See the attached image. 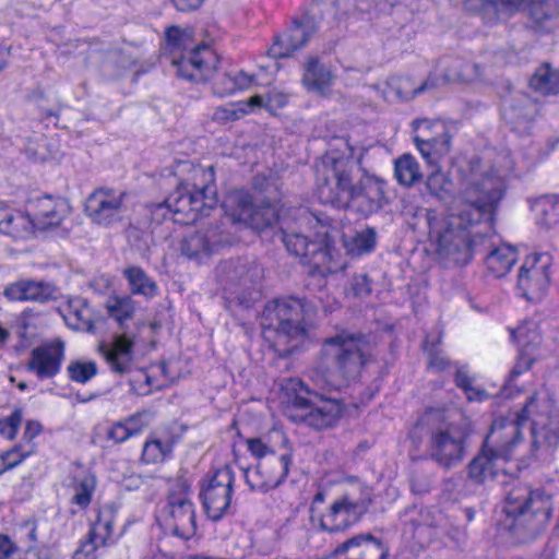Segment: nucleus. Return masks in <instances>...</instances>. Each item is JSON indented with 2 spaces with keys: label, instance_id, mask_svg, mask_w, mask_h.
Wrapping results in <instances>:
<instances>
[{
  "label": "nucleus",
  "instance_id": "obj_51",
  "mask_svg": "<svg viewBox=\"0 0 559 559\" xmlns=\"http://www.w3.org/2000/svg\"><path fill=\"white\" fill-rule=\"evenodd\" d=\"M288 97L286 94L280 92H270L264 99L263 96L255 95L251 97L247 104L249 107H261L265 106L270 111H275L284 107L287 104Z\"/></svg>",
  "mask_w": 559,
  "mask_h": 559
},
{
  "label": "nucleus",
  "instance_id": "obj_25",
  "mask_svg": "<svg viewBox=\"0 0 559 559\" xmlns=\"http://www.w3.org/2000/svg\"><path fill=\"white\" fill-rule=\"evenodd\" d=\"M63 358L64 344L61 341H55L34 348L27 368L39 379H49L60 371Z\"/></svg>",
  "mask_w": 559,
  "mask_h": 559
},
{
  "label": "nucleus",
  "instance_id": "obj_54",
  "mask_svg": "<svg viewBox=\"0 0 559 559\" xmlns=\"http://www.w3.org/2000/svg\"><path fill=\"white\" fill-rule=\"evenodd\" d=\"M22 411L15 409L10 416L0 419V435L12 440L15 438L22 423Z\"/></svg>",
  "mask_w": 559,
  "mask_h": 559
},
{
  "label": "nucleus",
  "instance_id": "obj_44",
  "mask_svg": "<svg viewBox=\"0 0 559 559\" xmlns=\"http://www.w3.org/2000/svg\"><path fill=\"white\" fill-rule=\"evenodd\" d=\"M537 211V223L545 227L550 228L559 223V197L544 195L535 203Z\"/></svg>",
  "mask_w": 559,
  "mask_h": 559
},
{
  "label": "nucleus",
  "instance_id": "obj_4",
  "mask_svg": "<svg viewBox=\"0 0 559 559\" xmlns=\"http://www.w3.org/2000/svg\"><path fill=\"white\" fill-rule=\"evenodd\" d=\"M507 527L518 543H530L546 530L552 513V499L540 489L514 485L506 496Z\"/></svg>",
  "mask_w": 559,
  "mask_h": 559
},
{
  "label": "nucleus",
  "instance_id": "obj_61",
  "mask_svg": "<svg viewBox=\"0 0 559 559\" xmlns=\"http://www.w3.org/2000/svg\"><path fill=\"white\" fill-rule=\"evenodd\" d=\"M428 511H420L418 514V519L409 520V524L412 525L414 533L423 531L431 525V523L428 522Z\"/></svg>",
  "mask_w": 559,
  "mask_h": 559
},
{
  "label": "nucleus",
  "instance_id": "obj_2",
  "mask_svg": "<svg viewBox=\"0 0 559 559\" xmlns=\"http://www.w3.org/2000/svg\"><path fill=\"white\" fill-rule=\"evenodd\" d=\"M369 344L362 334L342 331L322 343L321 362L311 374L313 388L299 381L300 392L286 407L293 421L302 420L321 430L333 427L343 414V405L325 390H340L359 379L368 362Z\"/></svg>",
  "mask_w": 559,
  "mask_h": 559
},
{
  "label": "nucleus",
  "instance_id": "obj_33",
  "mask_svg": "<svg viewBox=\"0 0 559 559\" xmlns=\"http://www.w3.org/2000/svg\"><path fill=\"white\" fill-rule=\"evenodd\" d=\"M60 312L69 328L78 331L93 329V312L85 299L81 297L69 299Z\"/></svg>",
  "mask_w": 559,
  "mask_h": 559
},
{
  "label": "nucleus",
  "instance_id": "obj_57",
  "mask_svg": "<svg viewBox=\"0 0 559 559\" xmlns=\"http://www.w3.org/2000/svg\"><path fill=\"white\" fill-rule=\"evenodd\" d=\"M0 559H25L22 550L2 534H0Z\"/></svg>",
  "mask_w": 559,
  "mask_h": 559
},
{
  "label": "nucleus",
  "instance_id": "obj_46",
  "mask_svg": "<svg viewBox=\"0 0 559 559\" xmlns=\"http://www.w3.org/2000/svg\"><path fill=\"white\" fill-rule=\"evenodd\" d=\"M107 311L122 328L134 313V301L130 296H114L106 304Z\"/></svg>",
  "mask_w": 559,
  "mask_h": 559
},
{
  "label": "nucleus",
  "instance_id": "obj_42",
  "mask_svg": "<svg viewBox=\"0 0 559 559\" xmlns=\"http://www.w3.org/2000/svg\"><path fill=\"white\" fill-rule=\"evenodd\" d=\"M436 86L437 84L431 78H428L425 82L417 86L414 84L411 78L399 76L391 79L389 82L390 90L401 100H411L416 95Z\"/></svg>",
  "mask_w": 559,
  "mask_h": 559
},
{
  "label": "nucleus",
  "instance_id": "obj_32",
  "mask_svg": "<svg viewBox=\"0 0 559 559\" xmlns=\"http://www.w3.org/2000/svg\"><path fill=\"white\" fill-rule=\"evenodd\" d=\"M334 81V75L317 57H309L304 66L302 84L313 93L326 95Z\"/></svg>",
  "mask_w": 559,
  "mask_h": 559
},
{
  "label": "nucleus",
  "instance_id": "obj_29",
  "mask_svg": "<svg viewBox=\"0 0 559 559\" xmlns=\"http://www.w3.org/2000/svg\"><path fill=\"white\" fill-rule=\"evenodd\" d=\"M345 552H350L357 559H386L389 548L382 540L366 534L347 539L334 550L335 555Z\"/></svg>",
  "mask_w": 559,
  "mask_h": 559
},
{
  "label": "nucleus",
  "instance_id": "obj_8",
  "mask_svg": "<svg viewBox=\"0 0 559 559\" xmlns=\"http://www.w3.org/2000/svg\"><path fill=\"white\" fill-rule=\"evenodd\" d=\"M247 450L258 460L254 467L243 471L246 484L252 491L267 492L286 479L292 465V453L284 449L278 452L265 438H248Z\"/></svg>",
  "mask_w": 559,
  "mask_h": 559
},
{
  "label": "nucleus",
  "instance_id": "obj_21",
  "mask_svg": "<svg viewBox=\"0 0 559 559\" xmlns=\"http://www.w3.org/2000/svg\"><path fill=\"white\" fill-rule=\"evenodd\" d=\"M549 257L544 253L530 255L523 262L518 280V287L523 296L532 301L539 300L549 284Z\"/></svg>",
  "mask_w": 559,
  "mask_h": 559
},
{
  "label": "nucleus",
  "instance_id": "obj_7",
  "mask_svg": "<svg viewBox=\"0 0 559 559\" xmlns=\"http://www.w3.org/2000/svg\"><path fill=\"white\" fill-rule=\"evenodd\" d=\"M165 49L171 55L170 62L177 75L191 82L209 80L216 70L217 57L207 46H194L192 33L178 26L165 32Z\"/></svg>",
  "mask_w": 559,
  "mask_h": 559
},
{
  "label": "nucleus",
  "instance_id": "obj_31",
  "mask_svg": "<svg viewBox=\"0 0 559 559\" xmlns=\"http://www.w3.org/2000/svg\"><path fill=\"white\" fill-rule=\"evenodd\" d=\"M504 457L497 456L495 451L483 444L478 454L468 464V477L476 484H485L495 479L501 469L499 463Z\"/></svg>",
  "mask_w": 559,
  "mask_h": 559
},
{
  "label": "nucleus",
  "instance_id": "obj_39",
  "mask_svg": "<svg viewBox=\"0 0 559 559\" xmlns=\"http://www.w3.org/2000/svg\"><path fill=\"white\" fill-rule=\"evenodd\" d=\"M71 489L73 491L71 503L84 510L92 502L96 489V477L91 473L75 476L71 483Z\"/></svg>",
  "mask_w": 559,
  "mask_h": 559
},
{
  "label": "nucleus",
  "instance_id": "obj_17",
  "mask_svg": "<svg viewBox=\"0 0 559 559\" xmlns=\"http://www.w3.org/2000/svg\"><path fill=\"white\" fill-rule=\"evenodd\" d=\"M416 124L419 130V134L414 138L416 147L428 165L437 166L450 153L453 135L449 127L440 120L423 119L416 121Z\"/></svg>",
  "mask_w": 559,
  "mask_h": 559
},
{
  "label": "nucleus",
  "instance_id": "obj_1",
  "mask_svg": "<svg viewBox=\"0 0 559 559\" xmlns=\"http://www.w3.org/2000/svg\"><path fill=\"white\" fill-rule=\"evenodd\" d=\"M503 190L501 177L481 171L478 163L472 164L462 177L450 213L439 217L435 211L427 212L429 236L437 241L438 254L445 267L466 265L474 253L488 248L486 235L492 229Z\"/></svg>",
  "mask_w": 559,
  "mask_h": 559
},
{
  "label": "nucleus",
  "instance_id": "obj_50",
  "mask_svg": "<svg viewBox=\"0 0 559 559\" xmlns=\"http://www.w3.org/2000/svg\"><path fill=\"white\" fill-rule=\"evenodd\" d=\"M146 217L150 225H160L166 221H173V207L167 199L159 203H153L145 206Z\"/></svg>",
  "mask_w": 559,
  "mask_h": 559
},
{
  "label": "nucleus",
  "instance_id": "obj_30",
  "mask_svg": "<svg viewBox=\"0 0 559 559\" xmlns=\"http://www.w3.org/2000/svg\"><path fill=\"white\" fill-rule=\"evenodd\" d=\"M33 218L37 229H47L61 224L69 213V205L63 199H52L49 195L36 200Z\"/></svg>",
  "mask_w": 559,
  "mask_h": 559
},
{
  "label": "nucleus",
  "instance_id": "obj_3",
  "mask_svg": "<svg viewBox=\"0 0 559 559\" xmlns=\"http://www.w3.org/2000/svg\"><path fill=\"white\" fill-rule=\"evenodd\" d=\"M347 146V153L329 151L317 166L318 195L322 203L340 209L352 206L368 217L388 203L385 181L377 176L362 173L355 180L354 171L361 156L355 160V148Z\"/></svg>",
  "mask_w": 559,
  "mask_h": 559
},
{
  "label": "nucleus",
  "instance_id": "obj_5",
  "mask_svg": "<svg viewBox=\"0 0 559 559\" xmlns=\"http://www.w3.org/2000/svg\"><path fill=\"white\" fill-rule=\"evenodd\" d=\"M316 307L296 297L269 301L262 312V326L275 333V346L281 355H289L309 340V321Z\"/></svg>",
  "mask_w": 559,
  "mask_h": 559
},
{
  "label": "nucleus",
  "instance_id": "obj_45",
  "mask_svg": "<svg viewBox=\"0 0 559 559\" xmlns=\"http://www.w3.org/2000/svg\"><path fill=\"white\" fill-rule=\"evenodd\" d=\"M480 75L479 66L463 60H454L443 75L447 83L462 82L469 83L478 79Z\"/></svg>",
  "mask_w": 559,
  "mask_h": 559
},
{
  "label": "nucleus",
  "instance_id": "obj_62",
  "mask_svg": "<svg viewBox=\"0 0 559 559\" xmlns=\"http://www.w3.org/2000/svg\"><path fill=\"white\" fill-rule=\"evenodd\" d=\"M41 432V425L38 421H27L23 433V439L32 441Z\"/></svg>",
  "mask_w": 559,
  "mask_h": 559
},
{
  "label": "nucleus",
  "instance_id": "obj_12",
  "mask_svg": "<svg viewBox=\"0 0 559 559\" xmlns=\"http://www.w3.org/2000/svg\"><path fill=\"white\" fill-rule=\"evenodd\" d=\"M187 489L181 484L179 492L171 491L160 514L164 530L181 539H189L197 533L195 509Z\"/></svg>",
  "mask_w": 559,
  "mask_h": 559
},
{
  "label": "nucleus",
  "instance_id": "obj_19",
  "mask_svg": "<svg viewBox=\"0 0 559 559\" xmlns=\"http://www.w3.org/2000/svg\"><path fill=\"white\" fill-rule=\"evenodd\" d=\"M223 223H209L187 235L180 245V251L189 259L210 255L221 248L233 243L234 239L223 228Z\"/></svg>",
  "mask_w": 559,
  "mask_h": 559
},
{
  "label": "nucleus",
  "instance_id": "obj_15",
  "mask_svg": "<svg viewBox=\"0 0 559 559\" xmlns=\"http://www.w3.org/2000/svg\"><path fill=\"white\" fill-rule=\"evenodd\" d=\"M127 193L111 188L95 189L85 201V214L92 223L110 227L121 223L127 212Z\"/></svg>",
  "mask_w": 559,
  "mask_h": 559
},
{
  "label": "nucleus",
  "instance_id": "obj_55",
  "mask_svg": "<svg viewBox=\"0 0 559 559\" xmlns=\"http://www.w3.org/2000/svg\"><path fill=\"white\" fill-rule=\"evenodd\" d=\"M424 347L426 350H428V354H429V361H428L429 368H431L436 371H442L450 365V361L443 355L442 350L437 348L435 343L430 344V341L428 337H426V340L424 342Z\"/></svg>",
  "mask_w": 559,
  "mask_h": 559
},
{
  "label": "nucleus",
  "instance_id": "obj_23",
  "mask_svg": "<svg viewBox=\"0 0 559 559\" xmlns=\"http://www.w3.org/2000/svg\"><path fill=\"white\" fill-rule=\"evenodd\" d=\"M537 110V104L530 96L518 93L503 102L502 117L513 132L526 135L533 129Z\"/></svg>",
  "mask_w": 559,
  "mask_h": 559
},
{
  "label": "nucleus",
  "instance_id": "obj_20",
  "mask_svg": "<svg viewBox=\"0 0 559 559\" xmlns=\"http://www.w3.org/2000/svg\"><path fill=\"white\" fill-rule=\"evenodd\" d=\"M117 510L111 504H105L96 511V519L91 522L90 530L73 559H98L97 549L114 540V523Z\"/></svg>",
  "mask_w": 559,
  "mask_h": 559
},
{
  "label": "nucleus",
  "instance_id": "obj_60",
  "mask_svg": "<svg viewBox=\"0 0 559 559\" xmlns=\"http://www.w3.org/2000/svg\"><path fill=\"white\" fill-rule=\"evenodd\" d=\"M238 118V111L229 107H219L213 114V119L222 122L233 121Z\"/></svg>",
  "mask_w": 559,
  "mask_h": 559
},
{
  "label": "nucleus",
  "instance_id": "obj_27",
  "mask_svg": "<svg viewBox=\"0 0 559 559\" xmlns=\"http://www.w3.org/2000/svg\"><path fill=\"white\" fill-rule=\"evenodd\" d=\"M514 334L519 338L522 349L515 365L510 371L508 380L509 384L512 380L532 367L536 360L534 350L540 345L542 342V336L536 331V324L534 322H530L518 328Z\"/></svg>",
  "mask_w": 559,
  "mask_h": 559
},
{
  "label": "nucleus",
  "instance_id": "obj_24",
  "mask_svg": "<svg viewBox=\"0 0 559 559\" xmlns=\"http://www.w3.org/2000/svg\"><path fill=\"white\" fill-rule=\"evenodd\" d=\"M317 32L314 20L309 16L300 21H294L293 25L281 36L275 37L274 43L267 50L272 58H286L304 47L310 36Z\"/></svg>",
  "mask_w": 559,
  "mask_h": 559
},
{
  "label": "nucleus",
  "instance_id": "obj_38",
  "mask_svg": "<svg viewBox=\"0 0 559 559\" xmlns=\"http://www.w3.org/2000/svg\"><path fill=\"white\" fill-rule=\"evenodd\" d=\"M531 87L543 95H556L559 93V70L549 63H544L536 69L530 80Z\"/></svg>",
  "mask_w": 559,
  "mask_h": 559
},
{
  "label": "nucleus",
  "instance_id": "obj_64",
  "mask_svg": "<svg viewBox=\"0 0 559 559\" xmlns=\"http://www.w3.org/2000/svg\"><path fill=\"white\" fill-rule=\"evenodd\" d=\"M122 424L124 426H127V428H135V429H139V433L143 430V428L145 427V424L142 421V416L141 414H136V415H132L130 417H128L127 419H124L122 421Z\"/></svg>",
  "mask_w": 559,
  "mask_h": 559
},
{
  "label": "nucleus",
  "instance_id": "obj_16",
  "mask_svg": "<svg viewBox=\"0 0 559 559\" xmlns=\"http://www.w3.org/2000/svg\"><path fill=\"white\" fill-rule=\"evenodd\" d=\"M281 239L290 254L299 257L302 263L311 265L318 273L332 272L333 248L326 240H309L302 234L284 229Z\"/></svg>",
  "mask_w": 559,
  "mask_h": 559
},
{
  "label": "nucleus",
  "instance_id": "obj_10",
  "mask_svg": "<svg viewBox=\"0 0 559 559\" xmlns=\"http://www.w3.org/2000/svg\"><path fill=\"white\" fill-rule=\"evenodd\" d=\"M216 275L225 298L242 307H250L259 296L258 286L263 269L254 260L237 259L221 262Z\"/></svg>",
  "mask_w": 559,
  "mask_h": 559
},
{
  "label": "nucleus",
  "instance_id": "obj_63",
  "mask_svg": "<svg viewBox=\"0 0 559 559\" xmlns=\"http://www.w3.org/2000/svg\"><path fill=\"white\" fill-rule=\"evenodd\" d=\"M179 11H191L198 9L203 0H171Z\"/></svg>",
  "mask_w": 559,
  "mask_h": 559
},
{
  "label": "nucleus",
  "instance_id": "obj_36",
  "mask_svg": "<svg viewBox=\"0 0 559 559\" xmlns=\"http://www.w3.org/2000/svg\"><path fill=\"white\" fill-rule=\"evenodd\" d=\"M377 243V230L373 227H366L357 230L352 236L344 237V247L348 254L360 257L374 250Z\"/></svg>",
  "mask_w": 559,
  "mask_h": 559
},
{
  "label": "nucleus",
  "instance_id": "obj_59",
  "mask_svg": "<svg viewBox=\"0 0 559 559\" xmlns=\"http://www.w3.org/2000/svg\"><path fill=\"white\" fill-rule=\"evenodd\" d=\"M325 497H326V493L324 491L320 490V491H318L314 495V497L312 499V502H311V506H310V521H311L313 526H316L318 524V521L314 518L316 512H318L319 514H324L325 513V510H323L321 508V506L325 501Z\"/></svg>",
  "mask_w": 559,
  "mask_h": 559
},
{
  "label": "nucleus",
  "instance_id": "obj_58",
  "mask_svg": "<svg viewBox=\"0 0 559 559\" xmlns=\"http://www.w3.org/2000/svg\"><path fill=\"white\" fill-rule=\"evenodd\" d=\"M352 289L355 296L365 297L370 295L371 288V280L367 274H357L352 278Z\"/></svg>",
  "mask_w": 559,
  "mask_h": 559
},
{
  "label": "nucleus",
  "instance_id": "obj_47",
  "mask_svg": "<svg viewBox=\"0 0 559 559\" xmlns=\"http://www.w3.org/2000/svg\"><path fill=\"white\" fill-rule=\"evenodd\" d=\"M468 10L493 13L512 11L523 0H464Z\"/></svg>",
  "mask_w": 559,
  "mask_h": 559
},
{
  "label": "nucleus",
  "instance_id": "obj_40",
  "mask_svg": "<svg viewBox=\"0 0 559 559\" xmlns=\"http://www.w3.org/2000/svg\"><path fill=\"white\" fill-rule=\"evenodd\" d=\"M515 261V250L506 245L491 249L486 255L487 267L498 277L507 274Z\"/></svg>",
  "mask_w": 559,
  "mask_h": 559
},
{
  "label": "nucleus",
  "instance_id": "obj_6",
  "mask_svg": "<svg viewBox=\"0 0 559 559\" xmlns=\"http://www.w3.org/2000/svg\"><path fill=\"white\" fill-rule=\"evenodd\" d=\"M423 421L429 426L427 442L429 457L444 468L460 464L466 455L468 425L439 412L426 414Z\"/></svg>",
  "mask_w": 559,
  "mask_h": 559
},
{
  "label": "nucleus",
  "instance_id": "obj_56",
  "mask_svg": "<svg viewBox=\"0 0 559 559\" xmlns=\"http://www.w3.org/2000/svg\"><path fill=\"white\" fill-rule=\"evenodd\" d=\"M139 433V429L135 428H127L122 424V421L115 423L107 431L108 440L114 441L115 443H122L127 441L129 438L136 436Z\"/></svg>",
  "mask_w": 559,
  "mask_h": 559
},
{
  "label": "nucleus",
  "instance_id": "obj_14",
  "mask_svg": "<svg viewBox=\"0 0 559 559\" xmlns=\"http://www.w3.org/2000/svg\"><path fill=\"white\" fill-rule=\"evenodd\" d=\"M370 503L369 495L356 498L346 492L334 500L324 514L316 512L314 518L318 521L316 527L329 533L343 532L360 520L368 511Z\"/></svg>",
  "mask_w": 559,
  "mask_h": 559
},
{
  "label": "nucleus",
  "instance_id": "obj_41",
  "mask_svg": "<svg viewBox=\"0 0 559 559\" xmlns=\"http://www.w3.org/2000/svg\"><path fill=\"white\" fill-rule=\"evenodd\" d=\"M394 175L399 183L405 187H412L423 179L420 166L411 154H404L395 159Z\"/></svg>",
  "mask_w": 559,
  "mask_h": 559
},
{
  "label": "nucleus",
  "instance_id": "obj_37",
  "mask_svg": "<svg viewBox=\"0 0 559 559\" xmlns=\"http://www.w3.org/2000/svg\"><path fill=\"white\" fill-rule=\"evenodd\" d=\"M130 290L133 295H141L146 298H153L157 294V285L146 272L140 266H129L123 271Z\"/></svg>",
  "mask_w": 559,
  "mask_h": 559
},
{
  "label": "nucleus",
  "instance_id": "obj_48",
  "mask_svg": "<svg viewBox=\"0 0 559 559\" xmlns=\"http://www.w3.org/2000/svg\"><path fill=\"white\" fill-rule=\"evenodd\" d=\"M435 167L436 169L427 177L426 187L433 197L443 200L451 192L452 181L440 170L439 164Z\"/></svg>",
  "mask_w": 559,
  "mask_h": 559
},
{
  "label": "nucleus",
  "instance_id": "obj_28",
  "mask_svg": "<svg viewBox=\"0 0 559 559\" xmlns=\"http://www.w3.org/2000/svg\"><path fill=\"white\" fill-rule=\"evenodd\" d=\"M133 340L122 333L114 337L111 343L102 344L99 350L111 371L127 373L133 365Z\"/></svg>",
  "mask_w": 559,
  "mask_h": 559
},
{
  "label": "nucleus",
  "instance_id": "obj_26",
  "mask_svg": "<svg viewBox=\"0 0 559 559\" xmlns=\"http://www.w3.org/2000/svg\"><path fill=\"white\" fill-rule=\"evenodd\" d=\"M58 288L53 283L35 280H20L5 286L3 296L10 301H35L45 304L57 298Z\"/></svg>",
  "mask_w": 559,
  "mask_h": 559
},
{
  "label": "nucleus",
  "instance_id": "obj_43",
  "mask_svg": "<svg viewBox=\"0 0 559 559\" xmlns=\"http://www.w3.org/2000/svg\"><path fill=\"white\" fill-rule=\"evenodd\" d=\"M251 78L245 72H238L235 75L223 73L217 75L213 83V91L218 96H227L234 94L238 90L249 87Z\"/></svg>",
  "mask_w": 559,
  "mask_h": 559
},
{
  "label": "nucleus",
  "instance_id": "obj_9",
  "mask_svg": "<svg viewBox=\"0 0 559 559\" xmlns=\"http://www.w3.org/2000/svg\"><path fill=\"white\" fill-rule=\"evenodd\" d=\"M201 178L202 183H180L167 197L173 207V222L178 224L194 223L199 217L207 215L216 204L214 189L210 182L214 180L213 167L209 170L202 168L194 170V179Z\"/></svg>",
  "mask_w": 559,
  "mask_h": 559
},
{
  "label": "nucleus",
  "instance_id": "obj_13",
  "mask_svg": "<svg viewBox=\"0 0 559 559\" xmlns=\"http://www.w3.org/2000/svg\"><path fill=\"white\" fill-rule=\"evenodd\" d=\"M235 474L230 466L216 469L202 485L200 497L209 519L219 521L228 514L234 491Z\"/></svg>",
  "mask_w": 559,
  "mask_h": 559
},
{
  "label": "nucleus",
  "instance_id": "obj_34",
  "mask_svg": "<svg viewBox=\"0 0 559 559\" xmlns=\"http://www.w3.org/2000/svg\"><path fill=\"white\" fill-rule=\"evenodd\" d=\"M174 443V439L169 436L152 433L143 444L142 461L146 464L166 461L173 453Z\"/></svg>",
  "mask_w": 559,
  "mask_h": 559
},
{
  "label": "nucleus",
  "instance_id": "obj_52",
  "mask_svg": "<svg viewBox=\"0 0 559 559\" xmlns=\"http://www.w3.org/2000/svg\"><path fill=\"white\" fill-rule=\"evenodd\" d=\"M32 453L33 449L23 450L22 445H14L12 449L1 453L0 460L3 463V467L0 469V475L20 465Z\"/></svg>",
  "mask_w": 559,
  "mask_h": 559
},
{
  "label": "nucleus",
  "instance_id": "obj_22",
  "mask_svg": "<svg viewBox=\"0 0 559 559\" xmlns=\"http://www.w3.org/2000/svg\"><path fill=\"white\" fill-rule=\"evenodd\" d=\"M227 206H233L230 219L242 223L253 229L262 230L278 219L276 209L271 205L255 206L248 193H236L229 197Z\"/></svg>",
  "mask_w": 559,
  "mask_h": 559
},
{
  "label": "nucleus",
  "instance_id": "obj_49",
  "mask_svg": "<svg viewBox=\"0 0 559 559\" xmlns=\"http://www.w3.org/2000/svg\"><path fill=\"white\" fill-rule=\"evenodd\" d=\"M69 378L78 383H86L97 374V366L94 361H71L67 367Z\"/></svg>",
  "mask_w": 559,
  "mask_h": 559
},
{
  "label": "nucleus",
  "instance_id": "obj_53",
  "mask_svg": "<svg viewBox=\"0 0 559 559\" xmlns=\"http://www.w3.org/2000/svg\"><path fill=\"white\" fill-rule=\"evenodd\" d=\"M454 382L459 388L465 391L469 401L481 400L485 395L483 391L473 386V381L464 368L457 369L455 372Z\"/></svg>",
  "mask_w": 559,
  "mask_h": 559
},
{
  "label": "nucleus",
  "instance_id": "obj_35",
  "mask_svg": "<svg viewBox=\"0 0 559 559\" xmlns=\"http://www.w3.org/2000/svg\"><path fill=\"white\" fill-rule=\"evenodd\" d=\"M36 228L33 216L29 214L0 213V231L13 237H24Z\"/></svg>",
  "mask_w": 559,
  "mask_h": 559
},
{
  "label": "nucleus",
  "instance_id": "obj_11",
  "mask_svg": "<svg viewBox=\"0 0 559 559\" xmlns=\"http://www.w3.org/2000/svg\"><path fill=\"white\" fill-rule=\"evenodd\" d=\"M535 406L536 394H533L527 399L520 413L496 418L483 444L495 451L497 456L510 460L514 449L522 441V427L528 421V416Z\"/></svg>",
  "mask_w": 559,
  "mask_h": 559
},
{
  "label": "nucleus",
  "instance_id": "obj_18",
  "mask_svg": "<svg viewBox=\"0 0 559 559\" xmlns=\"http://www.w3.org/2000/svg\"><path fill=\"white\" fill-rule=\"evenodd\" d=\"M531 420L532 451L549 453L559 444V411L551 408L547 402L536 406L528 416Z\"/></svg>",
  "mask_w": 559,
  "mask_h": 559
}]
</instances>
